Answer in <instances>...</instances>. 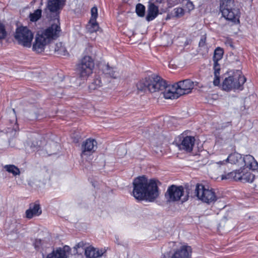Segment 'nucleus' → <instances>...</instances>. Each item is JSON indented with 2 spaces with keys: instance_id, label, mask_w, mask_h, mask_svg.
Instances as JSON below:
<instances>
[{
  "instance_id": "f257e3e1",
  "label": "nucleus",
  "mask_w": 258,
  "mask_h": 258,
  "mask_svg": "<svg viewBox=\"0 0 258 258\" xmlns=\"http://www.w3.org/2000/svg\"><path fill=\"white\" fill-rule=\"evenodd\" d=\"M137 88L139 92H142L148 91L154 93L164 90L163 94L165 99H174L180 96L176 84L167 85L161 77L155 75L140 80L137 84Z\"/></svg>"
},
{
  "instance_id": "f03ea898",
  "label": "nucleus",
  "mask_w": 258,
  "mask_h": 258,
  "mask_svg": "<svg viewBox=\"0 0 258 258\" xmlns=\"http://www.w3.org/2000/svg\"><path fill=\"white\" fill-rule=\"evenodd\" d=\"M158 183L154 179H148L145 176L136 178L133 182L134 197L137 200L153 202L159 196Z\"/></svg>"
},
{
  "instance_id": "7ed1b4c3",
  "label": "nucleus",
  "mask_w": 258,
  "mask_h": 258,
  "mask_svg": "<svg viewBox=\"0 0 258 258\" xmlns=\"http://www.w3.org/2000/svg\"><path fill=\"white\" fill-rule=\"evenodd\" d=\"M61 31L59 22L52 24L46 29L37 32L33 43L32 49L37 53L44 51L45 47L51 40L57 38Z\"/></svg>"
},
{
  "instance_id": "20e7f679",
  "label": "nucleus",
  "mask_w": 258,
  "mask_h": 258,
  "mask_svg": "<svg viewBox=\"0 0 258 258\" xmlns=\"http://www.w3.org/2000/svg\"><path fill=\"white\" fill-rule=\"evenodd\" d=\"M220 11L226 20L239 22V10L235 8L234 0H221Z\"/></svg>"
},
{
  "instance_id": "39448f33",
  "label": "nucleus",
  "mask_w": 258,
  "mask_h": 258,
  "mask_svg": "<svg viewBox=\"0 0 258 258\" xmlns=\"http://www.w3.org/2000/svg\"><path fill=\"white\" fill-rule=\"evenodd\" d=\"M246 81V78L240 70H236L233 75L226 78L222 83L224 90L229 91L231 90L243 89V85Z\"/></svg>"
},
{
  "instance_id": "423d86ee",
  "label": "nucleus",
  "mask_w": 258,
  "mask_h": 258,
  "mask_svg": "<svg viewBox=\"0 0 258 258\" xmlns=\"http://www.w3.org/2000/svg\"><path fill=\"white\" fill-rule=\"evenodd\" d=\"M195 194L198 200L209 205L214 204L218 199L214 189L202 184H197Z\"/></svg>"
},
{
  "instance_id": "0eeeda50",
  "label": "nucleus",
  "mask_w": 258,
  "mask_h": 258,
  "mask_svg": "<svg viewBox=\"0 0 258 258\" xmlns=\"http://www.w3.org/2000/svg\"><path fill=\"white\" fill-rule=\"evenodd\" d=\"M94 68L93 59L90 56L85 55L77 65L79 77L82 80H86L92 74Z\"/></svg>"
},
{
  "instance_id": "6e6552de",
  "label": "nucleus",
  "mask_w": 258,
  "mask_h": 258,
  "mask_svg": "<svg viewBox=\"0 0 258 258\" xmlns=\"http://www.w3.org/2000/svg\"><path fill=\"white\" fill-rule=\"evenodd\" d=\"M15 38L19 44L24 47H30L33 34L26 27H20L16 29Z\"/></svg>"
},
{
  "instance_id": "1a4fd4ad",
  "label": "nucleus",
  "mask_w": 258,
  "mask_h": 258,
  "mask_svg": "<svg viewBox=\"0 0 258 258\" xmlns=\"http://www.w3.org/2000/svg\"><path fill=\"white\" fill-rule=\"evenodd\" d=\"M176 85L180 96L191 93L192 90L195 87L196 88H202L203 87V85L200 82L197 81L194 82L189 79L179 81L176 83Z\"/></svg>"
},
{
  "instance_id": "9d476101",
  "label": "nucleus",
  "mask_w": 258,
  "mask_h": 258,
  "mask_svg": "<svg viewBox=\"0 0 258 258\" xmlns=\"http://www.w3.org/2000/svg\"><path fill=\"white\" fill-rule=\"evenodd\" d=\"M223 54V50L220 47H217L215 51L213 56V60L214 61V79L213 80V84L214 86H217L220 84V65L218 63V61L220 60Z\"/></svg>"
},
{
  "instance_id": "9b49d317",
  "label": "nucleus",
  "mask_w": 258,
  "mask_h": 258,
  "mask_svg": "<svg viewBox=\"0 0 258 258\" xmlns=\"http://www.w3.org/2000/svg\"><path fill=\"white\" fill-rule=\"evenodd\" d=\"M97 148V143L94 139L89 138L83 142L81 145V154L82 158L94 153Z\"/></svg>"
},
{
  "instance_id": "f8f14e48",
  "label": "nucleus",
  "mask_w": 258,
  "mask_h": 258,
  "mask_svg": "<svg viewBox=\"0 0 258 258\" xmlns=\"http://www.w3.org/2000/svg\"><path fill=\"white\" fill-rule=\"evenodd\" d=\"M183 192L184 189L182 186L172 185L168 187L165 196L169 202L177 201L180 199Z\"/></svg>"
},
{
  "instance_id": "ddd939ff",
  "label": "nucleus",
  "mask_w": 258,
  "mask_h": 258,
  "mask_svg": "<svg viewBox=\"0 0 258 258\" xmlns=\"http://www.w3.org/2000/svg\"><path fill=\"white\" fill-rule=\"evenodd\" d=\"M66 0H47L45 12L57 14L62 9Z\"/></svg>"
},
{
  "instance_id": "4468645a",
  "label": "nucleus",
  "mask_w": 258,
  "mask_h": 258,
  "mask_svg": "<svg viewBox=\"0 0 258 258\" xmlns=\"http://www.w3.org/2000/svg\"><path fill=\"white\" fill-rule=\"evenodd\" d=\"M192 249L187 245H181L176 249L172 255V258H191Z\"/></svg>"
},
{
  "instance_id": "2eb2a0df",
  "label": "nucleus",
  "mask_w": 258,
  "mask_h": 258,
  "mask_svg": "<svg viewBox=\"0 0 258 258\" xmlns=\"http://www.w3.org/2000/svg\"><path fill=\"white\" fill-rule=\"evenodd\" d=\"M195 142V139L194 137L186 136L183 138L180 144H178L177 146L179 150L190 152L192 150Z\"/></svg>"
},
{
  "instance_id": "dca6fc26",
  "label": "nucleus",
  "mask_w": 258,
  "mask_h": 258,
  "mask_svg": "<svg viewBox=\"0 0 258 258\" xmlns=\"http://www.w3.org/2000/svg\"><path fill=\"white\" fill-rule=\"evenodd\" d=\"M85 254L88 258H98L101 257L106 252L104 248H96L92 246L84 248Z\"/></svg>"
},
{
  "instance_id": "f3484780",
  "label": "nucleus",
  "mask_w": 258,
  "mask_h": 258,
  "mask_svg": "<svg viewBox=\"0 0 258 258\" xmlns=\"http://www.w3.org/2000/svg\"><path fill=\"white\" fill-rule=\"evenodd\" d=\"M42 213L39 204L37 203L30 205L29 208L26 211V217L28 219H31L33 217L38 216Z\"/></svg>"
},
{
  "instance_id": "a211bd4d",
  "label": "nucleus",
  "mask_w": 258,
  "mask_h": 258,
  "mask_svg": "<svg viewBox=\"0 0 258 258\" xmlns=\"http://www.w3.org/2000/svg\"><path fill=\"white\" fill-rule=\"evenodd\" d=\"M7 118L11 123V126L8 127L9 132L14 131L16 132L19 130L18 125L17 124V119L16 112L14 109H10L7 112Z\"/></svg>"
},
{
  "instance_id": "6ab92c4d",
  "label": "nucleus",
  "mask_w": 258,
  "mask_h": 258,
  "mask_svg": "<svg viewBox=\"0 0 258 258\" xmlns=\"http://www.w3.org/2000/svg\"><path fill=\"white\" fill-rule=\"evenodd\" d=\"M158 7L154 4L149 2L147 9V14L146 16V20L151 21L153 20L158 15Z\"/></svg>"
},
{
  "instance_id": "aec40b11",
  "label": "nucleus",
  "mask_w": 258,
  "mask_h": 258,
  "mask_svg": "<svg viewBox=\"0 0 258 258\" xmlns=\"http://www.w3.org/2000/svg\"><path fill=\"white\" fill-rule=\"evenodd\" d=\"M68 249V246H64L62 248H57L48 254L46 258H67V251Z\"/></svg>"
},
{
  "instance_id": "412c9836",
  "label": "nucleus",
  "mask_w": 258,
  "mask_h": 258,
  "mask_svg": "<svg viewBox=\"0 0 258 258\" xmlns=\"http://www.w3.org/2000/svg\"><path fill=\"white\" fill-rule=\"evenodd\" d=\"M245 166L252 170H256L258 168V163L254 157L250 155H246L242 158Z\"/></svg>"
},
{
  "instance_id": "4be33fe9",
  "label": "nucleus",
  "mask_w": 258,
  "mask_h": 258,
  "mask_svg": "<svg viewBox=\"0 0 258 258\" xmlns=\"http://www.w3.org/2000/svg\"><path fill=\"white\" fill-rule=\"evenodd\" d=\"M242 172L239 170H235L221 176L222 179H233L241 180Z\"/></svg>"
},
{
  "instance_id": "5701e85b",
  "label": "nucleus",
  "mask_w": 258,
  "mask_h": 258,
  "mask_svg": "<svg viewBox=\"0 0 258 258\" xmlns=\"http://www.w3.org/2000/svg\"><path fill=\"white\" fill-rule=\"evenodd\" d=\"M228 163L232 164H238L242 160V155L237 152H234L230 154L227 158Z\"/></svg>"
},
{
  "instance_id": "b1692460",
  "label": "nucleus",
  "mask_w": 258,
  "mask_h": 258,
  "mask_svg": "<svg viewBox=\"0 0 258 258\" xmlns=\"http://www.w3.org/2000/svg\"><path fill=\"white\" fill-rule=\"evenodd\" d=\"M256 176L250 172H246L245 173L242 174L241 180L243 182H254V184L255 183Z\"/></svg>"
},
{
  "instance_id": "393cba45",
  "label": "nucleus",
  "mask_w": 258,
  "mask_h": 258,
  "mask_svg": "<svg viewBox=\"0 0 258 258\" xmlns=\"http://www.w3.org/2000/svg\"><path fill=\"white\" fill-rule=\"evenodd\" d=\"M4 168L9 173H12L14 176L20 174V169L14 165H6L4 167Z\"/></svg>"
},
{
  "instance_id": "a878e982",
  "label": "nucleus",
  "mask_w": 258,
  "mask_h": 258,
  "mask_svg": "<svg viewBox=\"0 0 258 258\" xmlns=\"http://www.w3.org/2000/svg\"><path fill=\"white\" fill-rule=\"evenodd\" d=\"M38 116V111L36 108H33L25 113V117L28 120H36L37 119Z\"/></svg>"
},
{
  "instance_id": "bb28decb",
  "label": "nucleus",
  "mask_w": 258,
  "mask_h": 258,
  "mask_svg": "<svg viewBox=\"0 0 258 258\" xmlns=\"http://www.w3.org/2000/svg\"><path fill=\"white\" fill-rule=\"evenodd\" d=\"M54 51L58 55H65L67 50L61 42H58L55 44Z\"/></svg>"
},
{
  "instance_id": "cd10ccee",
  "label": "nucleus",
  "mask_w": 258,
  "mask_h": 258,
  "mask_svg": "<svg viewBox=\"0 0 258 258\" xmlns=\"http://www.w3.org/2000/svg\"><path fill=\"white\" fill-rule=\"evenodd\" d=\"M87 29L90 33L96 32L99 29V26L96 20H90L89 24L87 25Z\"/></svg>"
},
{
  "instance_id": "c85d7f7f",
  "label": "nucleus",
  "mask_w": 258,
  "mask_h": 258,
  "mask_svg": "<svg viewBox=\"0 0 258 258\" xmlns=\"http://www.w3.org/2000/svg\"><path fill=\"white\" fill-rule=\"evenodd\" d=\"M42 14V11L41 9H37L34 11L33 13L30 14L29 16L30 20L32 22H36L38 20Z\"/></svg>"
},
{
  "instance_id": "c756f323",
  "label": "nucleus",
  "mask_w": 258,
  "mask_h": 258,
  "mask_svg": "<svg viewBox=\"0 0 258 258\" xmlns=\"http://www.w3.org/2000/svg\"><path fill=\"white\" fill-rule=\"evenodd\" d=\"M103 72L106 74H108L110 77L115 78L116 75L115 74V71L114 68H111L108 64L105 65L103 69Z\"/></svg>"
},
{
  "instance_id": "7c9ffc66",
  "label": "nucleus",
  "mask_w": 258,
  "mask_h": 258,
  "mask_svg": "<svg viewBox=\"0 0 258 258\" xmlns=\"http://www.w3.org/2000/svg\"><path fill=\"white\" fill-rule=\"evenodd\" d=\"M136 12L139 17H144L145 12V7L141 4H137L136 8Z\"/></svg>"
},
{
  "instance_id": "2f4dec72",
  "label": "nucleus",
  "mask_w": 258,
  "mask_h": 258,
  "mask_svg": "<svg viewBox=\"0 0 258 258\" xmlns=\"http://www.w3.org/2000/svg\"><path fill=\"white\" fill-rule=\"evenodd\" d=\"M101 86V82L100 80L96 79L89 86V88L91 91L97 89Z\"/></svg>"
},
{
  "instance_id": "473e14b6",
  "label": "nucleus",
  "mask_w": 258,
  "mask_h": 258,
  "mask_svg": "<svg viewBox=\"0 0 258 258\" xmlns=\"http://www.w3.org/2000/svg\"><path fill=\"white\" fill-rule=\"evenodd\" d=\"M91 18L90 19V20L94 21L96 20V18L98 16V11L97 8L96 7H94L91 9Z\"/></svg>"
},
{
  "instance_id": "72a5a7b5",
  "label": "nucleus",
  "mask_w": 258,
  "mask_h": 258,
  "mask_svg": "<svg viewBox=\"0 0 258 258\" xmlns=\"http://www.w3.org/2000/svg\"><path fill=\"white\" fill-rule=\"evenodd\" d=\"M175 16L177 18H180L184 14V10L181 8H177L174 9Z\"/></svg>"
},
{
  "instance_id": "f704fd0d",
  "label": "nucleus",
  "mask_w": 258,
  "mask_h": 258,
  "mask_svg": "<svg viewBox=\"0 0 258 258\" xmlns=\"http://www.w3.org/2000/svg\"><path fill=\"white\" fill-rule=\"evenodd\" d=\"M6 35V31L4 26L0 23V39L5 38Z\"/></svg>"
},
{
  "instance_id": "c9c22d12",
  "label": "nucleus",
  "mask_w": 258,
  "mask_h": 258,
  "mask_svg": "<svg viewBox=\"0 0 258 258\" xmlns=\"http://www.w3.org/2000/svg\"><path fill=\"white\" fill-rule=\"evenodd\" d=\"M43 243V241L40 239H36L34 243V245L36 249H39L42 247Z\"/></svg>"
},
{
  "instance_id": "e433bc0d",
  "label": "nucleus",
  "mask_w": 258,
  "mask_h": 258,
  "mask_svg": "<svg viewBox=\"0 0 258 258\" xmlns=\"http://www.w3.org/2000/svg\"><path fill=\"white\" fill-rule=\"evenodd\" d=\"M206 45V37L205 36H203L199 42V45L200 47H204Z\"/></svg>"
},
{
  "instance_id": "4c0bfd02",
  "label": "nucleus",
  "mask_w": 258,
  "mask_h": 258,
  "mask_svg": "<svg viewBox=\"0 0 258 258\" xmlns=\"http://www.w3.org/2000/svg\"><path fill=\"white\" fill-rule=\"evenodd\" d=\"M20 234L18 233L12 232L9 235L10 239L11 240H15L16 239L19 238Z\"/></svg>"
},
{
  "instance_id": "58836bf2",
  "label": "nucleus",
  "mask_w": 258,
  "mask_h": 258,
  "mask_svg": "<svg viewBox=\"0 0 258 258\" xmlns=\"http://www.w3.org/2000/svg\"><path fill=\"white\" fill-rule=\"evenodd\" d=\"M172 254L171 251L165 252L162 254L161 258H172Z\"/></svg>"
},
{
  "instance_id": "ea45409f",
  "label": "nucleus",
  "mask_w": 258,
  "mask_h": 258,
  "mask_svg": "<svg viewBox=\"0 0 258 258\" xmlns=\"http://www.w3.org/2000/svg\"><path fill=\"white\" fill-rule=\"evenodd\" d=\"M85 52L87 54H91L93 53V47L91 46L88 45L85 49Z\"/></svg>"
},
{
  "instance_id": "a19ab883",
  "label": "nucleus",
  "mask_w": 258,
  "mask_h": 258,
  "mask_svg": "<svg viewBox=\"0 0 258 258\" xmlns=\"http://www.w3.org/2000/svg\"><path fill=\"white\" fill-rule=\"evenodd\" d=\"M27 144V145L29 146L30 147V148H31L32 149L36 148L37 146H40V145H38L37 142H36L35 143H32L31 144L30 143L28 142Z\"/></svg>"
},
{
  "instance_id": "79ce46f5",
  "label": "nucleus",
  "mask_w": 258,
  "mask_h": 258,
  "mask_svg": "<svg viewBox=\"0 0 258 258\" xmlns=\"http://www.w3.org/2000/svg\"><path fill=\"white\" fill-rule=\"evenodd\" d=\"M227 163H228V161L227 160V159H225V160H224L223 161H219L218 162H217L216 163L219 165V166H221V165H226Z\"/></svg>"
},
{
  "instance_id": "37998d69",
  "label": "nucleus",
  "mask_w": 258,
  "mask_h": 258,
  "mask_svg": "<svg viewBox=\"0 0 258 258\" xmlns=\"http://www.w3.org/2000/svg\"><path fill=\"white\" fill-rule=\"evenodd\" d=\"M84 245V244L83 242H80L78 244V245H77V248H79L80 247H83Z\"/></svg>"
},
{
  "instance_id": "c03bdc74",
  "label": "nucleus",
  "mask_w": 258,
  "mask_h": 258,
  "mask_svg": "<svg viewBox=\"0 0 258 258\" xmlns=\"http://www.w3.org/2000/svg\"><path fill=\"white\" fill-rule=\"evenodd\" d=\"M170 244L173 245L174 244V242H172Z\"/></svg>"
}]
</instances>
